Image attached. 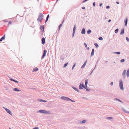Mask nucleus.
I'll return each mask as SVG.
<instances>
[{
	"label": "nucleus",
	"mask_w": 129,
	"mask_h": 129,
	"mask_svg": "<svg viewBox=\"0 0 129 129\" xmlns=\"http://www.w3.org/2000/svg\"><path fill=\"white\" fill-rule=\"evenodd\" d=\"M94 49H92V52H91V55H90V57H92L94 55Z\"/></svg>",
	"instance_id": "9b49d317"
},
{
	"label": "nucleus",
	"mask_w": 129,
	"mask_h": 129,
	"mask_svg": "<svg viewBox=\"0 0 129 129\" xmlns=\"http://www.w3.org/2000/svg\"><path fill=\"white\" fill-rule=\"evenodd\" d=\"M88 79H86L85 80V85H87V84H88Z\"/></svg>",
	"instance_id": "bb28decb"
},
{
	"label": "nucleus",
	"mask_w": 129,
	"mask_h": 129,
	"mask_svg": "<svg viewBox=\"0 0 129 129\" xmlns=\"http://www.w3.org/2000/svg\"><path fill=\"white\" fill-rule=\"evenodd\" d=\"M82 9H83V10H84V9H85V7H82Z\"/></svg>",
	"instance_id": "3c124183"
},
{
	"label": "nucleus",
	"mask_w": 129,
	"mask_h": 129,
	"mask_svg": "<svg viewBox=\"0 0 129 129\" xmlns=\"http://www.w3.org/2000/svg\"><path fill=\"white\" fill-rule=\"evenodd\" d=\"M76 63H75L74 64V65L73 66V67L72 68V70H73L74 69V67H75V66L76 65Z\"/></svg>",
	"instance_id": "2f4dec72"
},
{
	"label": "nucleus",
	"mask_w": 129,
	"mask_h": 129,
	"mask_svg": "<svg viewBox=\"0 0 129 129\" xmlns=\"http://www.w3.org/2000/svg\"><path fill=\"white\" fill-rule=\"evenodd\" d=\"M113 82H111L110 83V84L111 85V86H112L113 85Z\"/></svg>",
	"instance_id": "de8ad7c7"
},
{
	"label": "nucleus",
	"mask_w": 129,
	"mask_h": 129,
	"mask_svg": "<svg viewBox=\"0 0 129 129\" xmlns=\"http://www.w3.org/2000/svg\"><path fill=\"white\" fill-rule=\"evenodd\" d=\"M110 8V7L109 6H106V9H109Z\"/></svg>",
	"instance_id": "49530a36"
},
{
	"label": "nucleus",
	"mask_w": 129,
	"mask_h": 129,
	"mask_svg": "<svg viewBox=\"0 0 129 129\" xmlns=\"http://www.w3.org/2000/svg\"><path fill=\"white\" fill-rule=\"evenodd\" d=\"M38 70V69L37 68H36L33 69V71L36 72Z\"/></svg>",
	"instance_id": "6ab92c4d"
},
{
	"label": "nucleus",
	"mask_w": 129,
	"mask_h": 129,
	"mask_svg": "<svg viewBox=\"0 0 129 129\" xmlns=\"http://www.w3.org/2000/svg\"><path fill=\"white\" fill-rule=\"evenodd\" d=\"M13 90L14 91H21L20 90L18 89V88H14L13 89Z\"/></svg>",
	"instance_id": "a211bd4d"
},
{
	"label": "nucleus",
	"mask_w": 129,
	"mask_h": 129,
	"mask_svg": "<svg viewBox=\"0 0 129 129\" xmlns=\"http://www.w3.org/2000/svg\"><path fill=\"white\" fill-rule=\"evenodd\" d=\"M94 70V69L91 72V73L90 74V75H91L92 74V72H93V71Z\"/></svg>",
	"instance_id": "5fc2aeb1"
},
{
	"label": "nucleus",
	"mask_w": 129,
	"mask_h": 129,
	"mask_svg": "<svg viewBox=\"0 0 129 129\" xmlns=\"http://www.w3.org/2000/svg\"><path fill=\"white\" fill-rule=\"evenodd\" d=\"M83 87V84L82 83V84H80L79 86V89H82Z\"/></svg>",
	"instance_id": "ddd939ff"
},
{
	"label": "nucleus",
	"mask_w": 129,
	"mask_h": 129,
	"mask_svg": "<svg viewBox=\"0 0 129 129\" xmlns=\"http://www.w3.org/2000/svg\"><path fill=\"white\" fill-rule=\"evenodd\" d=\"M48 19H46V20H45V22H47V21L48 20Z\"/></svg>",
	"instance_id": "680f3d73"
},
{
	"label": "nucleus",
	"mask_w": 129,
	"mask_h": 129,
	"mask_svg": "<svg viewBox=\"0 0 129 129\" xmlns=\"http://www.w3.org/2000/svg\"><path fill=\"white\" fill-rule=\"evenodd\" d=\"M86 91H88V92L89 91H90V89H88V88H86Z\"/></svg>",
	"instance_id": "58836bf2"
},
{
	"label": "nucleus",
	"mask_w": 129,
	"mask_h": 129,
	"mask_svg": "<svg viewBox=\"0 0 129 129\" xmlns=\"http://www.w3.org/2000/svg\"><path fill=\"white\" fill-rule=\"evenodd\" d=\"M114 53H115L116 54H117L118 55L120 54V52H113Z\"/></svg>",
	"instance_id": "b1692460"
},
{
	"label": "nucleus",
	"mask_w": 129,
	"mask_h": 129,
	"mask_svg": "<svg viewBox=\"0 0 129 129\" xmlns=\"http://www.w3.org/2000/svg\"><path fill=\"white\" fill-rule=\"evenodd\" d=\"M126 41L128 42H129V39L127 37H126Z\"/></svg>",
	"instance_id": "a19ab883"
},
{
	"label": "nucleus",
	"mask_w": 129,
	"mask_h": 129,
	"mask_svg": "<svg viewBox=\"0 0 129 129\" xmlns=\"http://www.w3.org/2000/svg\"><path fill=\"white\" fill-rule=\"evenodd\" d=\"M96 65H95V68H94V70L95 68H96Z\"/></svg>",
	"instance_id": "69168bd1"
},
{
	"label": "nucleus",
	"mask_w": 129,
	"mask_h": 129,
	"mask_svg": "<svg viewBox=\"0 0 129 129\" xmlns=\"http://www.w3.org/2000/svg\"><path fill=\"white\" fill-rule=\"evenodd\" d=\"M93 5L94 7H95V2H93Z\"/></svg>",
	"instance_id": "79ce46f5"
},
{
	"label": "nucleus",
	"mask_w": 129,
	"mask_h": 129,
	"mask_svg": "<svg viewBox=\"0 0 129 129\" xmlns=\"http://www.w3.org/2000/svg\"><path fill=\"white\" fill-rule=\"evenodd\" d=\"M76 25H74V27H73V30H76Z\"/></svg>",
	"instance_id": "f704fd0d"
},
{
	"label": "nucleus",
	"mask_w": 129,
	"mask_h": 129,
	"mask_svg": "<svg viewBox=\"0 0 129 129\" xmlns=\"http://www.w3.org/2000/svg\"><path fill=\"white\" fill-rule=\"evenodd\" d=\"M4 108L6 110V111L8 109L7 108H6L5 107H4Z\"/></svg>",
	"instance_id": "6e6d98bb"
},
{
	"label": "nucleus",
	"mask_w": 129,
	"mask_h": 129,
	"mask_svg": "<svg viewBox=\"0 0 129 129\" xmlns=\"http://www.w3.org/2000/svg\"><path fill=\"white\" fill-rule=\"evenodd\" d=\"M86 48V49L87 50H89V47H87V48Z\"/></svg>",
	"instance_id": "603ef678"
},
{
	"label": "nucleus",
	"mask_w": 129,
	"mask_h": 129,
	"mask_svg": "<svg viewBox=\"0 0 129 129\" xmlns=\"http://www.w3.org/2000/svg\"><path fill=\"white\" fill-rule=\"evenodd\" d=\"M114 100H115L117 101H119L120 102L123 103V102L122 101H121L120 100L117 98H115L114 99Z\"/></svg>",
	"instance_id": "4be33fe9"
},
{
	"label": "nucleus",
	"mask_w": 129,
	"mask_h": 129,
	"mask_svg": "<svg viewBox=\"0 0 129 129\" xmlns=\"http://www.w3.org/2000/svg\"><path fill=\"white\" fill-rule=\"evenodd\" d=\"M118 30H119V29L118 28H117L115 30V33L116 34H117L118 31Z\"/></svg>",
	"instance_id": "393cba45"
},
{
	"label": "nucleus",
	"mask_w": 129,
	"mask_h": 129,
	"mask_svg": "<svg viewBox=\"0 0 129 129\" xmlns=\"http://www.w3.org/2000/svg\"><path fill=\"white\" fill-rule=\"evenodd\" d=\"M86 2V0H85L83 2H82V3H84V2Z\"/></svg>",
	"instance_id": "13d9d810"
},
{
	"label": "nucleus",
	"mask_w": 129,
	"mask_h": 129,
	"mask_svg": "<svg viewBox=\"0 0 129 129\" xmlns=\"http://www.w3.org/2000/svg\"><path fill=\"white\" fill-rule=\"evenodd\" d=\"M111 21V19H109V20H108V22H110Z\"/></svg>",
	"instance_id": "052dcab7"
},
{
	"label": "nucleus",
	"mask_w": 129,
	"mask_h": 129,
	"mask_svg": "<svg viewBox=\"0 0 129 129\" xmlns=\"http://www.w3.org/2000/svg\"><path fill=\"white\" fill-rule=\"evenodd\" d=\"M102 3H101L100 4V5H99V6H102Z\"/></svg>",
	"instance_id": "0e129e2a"
},
{
	"label": "nucleus",
	"mask_w": 129,
	"mask_h": 129,
	"mask_svg": "<svg viewBox=\"0 0 129 129\" xmlns=\"http://www.w3.org/2000/svg\"><path fill=\"white\" fill-rule=\"evenodd\" d=\"M106 118L108 120H110L113 119V118L112 117H107Z\"/></svg>",
	"instance_id": "a878e982"
},
{
	"label": "nucleus",
	"mask_w": 129,
	"mask_h": 129,
	"mask_svg": "<svg viewBox=\"0 0 129 129\" xmlns=\"http://www.w3.org/2000/svg\"><path fill=\"white\" fill-rule=\"evenodd\" d=\"M81 33L82 34H84L85 33V29L84 28H83L82 30Z\"/></svg>",
	"instance_id": "9d476101"
},
{
	"label": "nucleus",
	"mask_w": 129,
	"mask_h": 129,
	"mask_svg": "<svg viewBox=\"0 0 129 129\" xmlns=\"http://www.w3.org/2000/svg\"><path fill=\"white\" fill-rule=\"evenodd\" d=\"M75 33H73L72 35V37L73 38L74 36Z\"/></svg>",
	"instance_id": "8fccbe9b"
},
{
	"label": "nucleus",
	"mask_w": 129,
	"mask_h": 129,
	"mask_svg": "<svg viewBox=\"0 0 129 129\" xmlns=\"http://www.w3.org/2000/svg\"><path fill=\"white\" fill-rule=\"evenodd\" d=\"M10 80L12 81H14V79H13V78H10Z\"/></svg>",
	"instance_id": "09e8293b"
},
{
	"label": "nucleus",
	"mask_w": 129,
	"mask_h": 129,
	"mask_svg": "<svg viewBox=\"0 0 129 129\" xmlns=\"http://www.w3.org/2000/svg\"><path fill=\"white\" fill-rule=\"evenodd\" d=\"M69 101H71V102H75V101L72 100L70 98H69Z\"/></svg>",
	"instance_id": "4c0bfd02"
},
{
	"label": "nucleus",
	"mask_w": 129,
	"mask_h": 129,
	"mask_svg": "<svg viewBox=\"0 0 129 129\" xmlns=\"http://www.w3.org/2000/svg\"><path fill=\"white\" fill-rule=\"evenodd\" d=\"M87 34H89L91 32V30L90 29H89L87 31Z\"/></svg>",
	"instance_id": "412c9836"
},
{
	"label": "nucleus",
	"mask_w": 129,
	"mask_h": 129,
	"mask_svg": "<svg viewBox=\"0 0 129 129\" xmlns=\"http://www.w3.org/2000/svg\"><path fill=\"white\" fill-rule=\"evenodd\" d=\"M86 122V120H82V121L81 123H85Z\"/></svg>",
	"instance_id": "72a5a7b5"
},
{
	"label": "nucleus",
	"mask_w": 129,
	"mask_h": 129,
	"mask_svg": "<svg viewBox=\"0 0 129 129\" xmlns=\"http://www.w3.org/2000/svg\"><path fill=\"white\" fill-rule=\"evenodd\" d=\"M49 15H48L46 17V19H48V18H49Z\"/></svg>",
	"instance_id": "a18cd8bd"
},
{
	"label": "nucleus",
	"mask_w": 129,
	"mask_h": 129,
	"mask_svg": "<svg viewBox=\"0 0 129 129\" xmlns=\"http://www.w3.org/2000/svg\"><path fill=\"white\" fill-rule=\"evenodd\" d=\"M94 45H95V46L96 48H98L99 47V45L98 44H97V43H95L94 44Z\"/></svg>",
	"instance_id": "c756f323"
},
{
	"label": "nucleus",
	"mask_w": 129,
	"mask_h": 129,
	"mask_svg": "<svg viewBox=\"0 0 129 129\" xmlns=\"http://www.w3.org/2000/svg\"><path fill=\"white\" fill-rule=\"evenodd\" d=\"M39 112L40 113L43 114H48L51 113V112L50 111H46L43 110H41L39 111Z\"/></svg>",
	"instance_id": "7ed1b4c3"
},
{
	"label": "nucleus",
	"mask_w": 129,
	"mask_h": 129,
	"mask_svg": "<svg viewBox=\"0 0 129 129\" xmlns=\"http://www.w3.org/2000/svg\"><path fill=\"white\" fill-rule=\"evenodd\" d=\"M62 24H60L59 26H58V30L59 31L60 29V28L62 26Z\"/></svg>",
	"instance_id": "c85d7f7f"
},
{
	"label": "nucleus",
	"mask_w": 129,
	"mask_h": 129,
	"mask_svg": "<svg viewBox=\"0 0 129 129\" xmlns=\"http://www.w3.org/2000/svg\"><path fill=\"white\" fill-rule=\"evenodd\" d=\"M124 28L121 29L120 33V35H122L124 34Z\"/></svg>",
	"instance_id": "2eb2a0df"
},
{
	"label": "nucleus",
	"mask_w": 129,
	"mask_h": 129,
	"mask_svg": "<svg viewBox=\"0 0 129 129\" xmlns=\"http://www.w3.org/2000/svg\"><path fill=\"white\" fill-rule=\"evenodd\" d=\"M32 129H39V127H36Z\"/></svg>",
	"instance_id": "c03bdc74"
},
{
	"label": "nucleus",
	"mask_w": 129,
	"mask_h": 129,
	"mask_svg": "<svg viewBox=\"0 0 129 129\" xmlns=\"http://www.w3.org/2000/svg\"><path fill=\"white\" fill-rule=\"evenodd\" d=\"M68 64V63H65L63 66V68H66L67 66V65Z\"/></svg>",
	"instance_id": "cd10ccee"
},
{
	"label": "nucleus",
	"mask_w": 129,
	"mask_h": 129,
	"mask_svg": "<svg viewBox=\"0 0 129 129\" xmlns=\"http://www.w3.org/2000/svg\"><path fill=\"white\" fill-rule=\"evenodd\" d=\"M125 60L124 59H122L120 60V62H123Z\"/></svg>",
	"instance_id": "c9c22d12"
},
{
	"label": "nucleus",
	"mask_w": 129,
	"mask_h": 129,
	"mask_svg": "<svg viewBox=\"0 0 129 129\" xmlns=\"http://www.w3.org/2000/svg\"><path fill=\"white\" fill-rule=\"evenodd\" d=\"M40 28L41 29L43 33V32H44V25H41L40 27Z\"/></svg>",
	"instance_id": "423d86ee"
},
{
	"label": "nucleus",
	"mask_w": 129,
	"mask_h": 129,
	"mask_svg": "<svg viewBox=\"0 0 129 129\" xmlns=\"http://www.w3.org/2000/svg\"><path fill=\"white\" fill-rule=\"evenodd\" d=\"M13 82H15L16 83H18L19 82L18 81H17L16 80H14Z\"/></svg>",
	"instance_id": "ea45409f"
},
{
	"label": "nucleus",
	"mask_w": 129,
	"mask_h": 129,
	"mask_svg": "<svg viewBox=\"0 0 129 129\" xmlns=\"http://www.w3.org/2000/svg\"><path fill=\"white\" fill-rule=\"evenodd\" d=\"M86 2V0H85L83 2H82V3H84V2Z\"/></svg>",
	"instance_id": "4d7b16f0"
},
{
	"label": "nucleus",
	"mask_w": 129,
	"mask_h": 129,
	"mask_svg": "<svg viewBox=\"0 0 129 129\" xmlns=\"http://www.w3.org/2000/svg\"><path fill=\"white\" fill-rule=\"evenodd\" d=\"M5 35L3 37H2L1 38V39L2 41L3 39L4 40L5 39Z\"/></svg>",
	"instance_id": "7c9ffc66"
},
{
	"label": "nucleus",
	"mask_w": 129,
	"mask_h": 129,
	"mask_svg": "<svg viewBox=\"0 0 129 129\" xmlns=\"http://www.w3.org/2000/svg\"><path fill=\"white\" fill-rule=\"evenodd\" d=\"M64 19L63 20V21H62V23H63V22H64Z\"/></svg>",
	"instance_id": "338daca9"
},
{
	"label": "nucleus",
	"mask_w": 129,
	"mask_h": 129,
	"mask_svg": "<svg viewBox=\"0 0 129 129\" xmlns=\"http://www.w3.org/2000/svg\"><path fill=\"white\" fill-rule=\"evenodd\" d=\"M116 3L118 4H119V3L118 2H116Z\"/></svg>",
	"instance_id": "e2e57ef3"
},
{
	"label": "nucleus",
	"mask_w": 129,
	"mask_h": 129,
	"mask_svg": "<svg viewBox=\"0 0 129 129\" xmlns=\"http://www.w3.org/2000/svg\"><path fill=\"white\" fill-rule=\"evenodd\" d=\"M75 30H75L74 29L73 30V33H75Z\"/></svg>",
	"instance_id": "bf43d9fd"
},
{
	"label": "nucleus",
	"mask_w": 129,
	"mask_h": 129,
	"mask_svg": "<svg viewBox=\"0 0 129 129\" xmlns=\"http://www.w3.org/2000/svg\"><path fill=\"white\" fill-rule=\"evenodd\" d=\"M9 24H11L12 22L11 21H10L9 22Z\"/></svg>",
	"instance_id": "864d4df0"
},
{
	"label": "nucleus",
	"mask_w": 129,
	"mask_h": 129,
	"mask_svg": "<svg viewBox=\"0 0 129 129\" xmlns=\"http://www.w3.org/2000/svg\"><path fill=\"white\" fill-rule=\"evenodd\" d=\"M6 111L10 115L12 114V113L11 111L8 109Z\"/></svg>",
	"instance_id": "dca6fc26"
},
{
	"label": "nucleus",
	"mask_w": 129,
	"mask_h": 129,
	"mask_svg": "<svg viewBox=\"0 0 129 129\" xmlns=\"http://www.w3.org/2000/svg\"><path fill=\"white\" fill-rule=\"evenodd\" d=\"M98 61H99V60H98L96 62V64H97L98 63Z\"/></svg>",
	"instance_id": "774afa93"
},
{
	"label": "nucleus",
	"mask_w": 129,
	"mask_h": 129,
	"mask_svg": "<svg viewBox=\"0 0 129 129\" xmlns=\"http://www.w3.org/2000/svg\"><path fill=\"white\" fill-rule=\"evenodd\" d=\"M126 70H124L122 73V75L123 76V78H124L125 77L126 75Z\"/></svg>",
	"instance_id": "0eeeda50"
},
{
	"label": "nucleus",
	"mask_w": 129,
	"mask_h": 129,
	"mask_svg": "<svg viewBox=\"0 0 129 129\" xmlns=\"http://www.w3.org/2000/svg\"><path fill=\"white\" fill-rule=\"evenodd\" d=\"M47 52V51L46 50H44L43 53L42 55V59H43V58H44V57L45 56Z\"/></svg>",
	"instance_id": "39448f33"
},
{
	"label": "nucleus",
	"mask_w": 129,
	"mask_h": 129,
	"mask_svg": "<svg viewBox=\"0 0 129 129\" xmlns=\"http://www.w3.org/2000/svg\"><path fill=\"white\" fill-rule=\"evenodd\" d=\"M45 39L44 38H43L41 39L42 43L43 45L45 44Z\"/></svg>",
	"instance_id": "6e6552de"
},
{
	"label": "nucleus",
	"mask_w": 129,
	"mask_h": 129,
	"mask_svg": "<svg viewBox=\"0 0 129 129\" xmlns=\"http://www.w3.org/2000/svg\"><path fill=\"white\" fill-rule=\"evenodd\" d=\"M69 98L64 96H62L61 97V99L62 100L66 101H69Z\"/></svg>",
	"instance_id": "20e7f679"
},
{
	"label": "nucleus",
	"mask_w": 129,
	"mask_h": 129,
	"mask_svg": "<svg viewBox=\"0 0 129 129\" xmlns=\"http://www.w3.org/2000/svg\"><path fill=\"white\" fill-rule=\"evenodd\" d=\"M72 87L74 90L77 91L78 92H79V91L76 87L74 86H72Z\"/></svg>",
	"instance_id": "f3484780"
},
{
	"label": "nucleus",
	"mask_w": 129,
	"mask_h": 129,
	"mask_svg": "<svg viewBox=\"0 0 129 129\" xmlns=\"http://www.w3.org/2000/svg\"><path fill=\"white\" fill-rule=\"evenodd\" d=\"M38 101H39L41 102H46V101L42 100V99L38 100Z\"/></svg>",
	"instance_id": "5701e85b"
},
{
	"label": "nucleus",
	"mask_w": 129,
	"mask_h": 129,
	"mask_svg": "<svg viewBox=\"0 0 129 129\" xmlns=\"http://www.w3.org/2000/svg\"><path fill=\"white\" fill-rule=\"evenodd\" d=\"M122 110L125 113H129V112L127 111L126 110H125L123 107H122L121 108Z\"/></svg>",
	"instance_id": "f8f14e48"
},
{
	"label": "nucleus",
	"mask_w": 129,
	"mask_h": 129,
	"mask_svg": "<svg viewBox=\"0 0 129 129\" xmlns=\"http://www.w3.org/2000/svg\"><path fill=\"white\" fill-rule=\"evenodd\" d=\"M98 39L100 40H103V38L102 37H100Z\"/></svg>",
	"instance_id": "e433bc0d"
},
{
	"label": "nucleus",
	"mask_w": 129,
	"mask_h": 129,
	"mask_svg": "<svg viewBox=\"0 0 129 129\" xmlns=\"http://www.w3.org/2000/svg\"><path fill=\"white\" fill-rule=\"evenodd\" d=\"M126 76L127 77L129 76V69H128L126 72Z\"/></svg>",
	"instance_id": "aec40b11"
},
{
	"label": "nucleus",
	"mask_w": 129,
	"mask_h": 129,
	"mask_svg": "<svg viewBox=\"0 0 129 129\" xmlns=\"http://www.w3.org/2000/svg\"><path fill=\"white\" fill-rule=\"evenodd\" d=\"M119 86L120 89L122 90H123L124 88L123 85V83L122 80L121 79L119 81Z\"/></svg>",
	"instance_id": "f03ea898"
},
{
	"label": "nucleus",
	"mask_w": 129,
	"mask_h": 129,
	"mask_svg": "<svg viewBox=\"0 0 129 129\" xmlns=\"http://www.w3.org/2000/svg\"><path fill=\"white\" fill-rule=\"evenodd\" d=\"M85 86L83 84V88L85 89L87 88V85H85Z\"/></svg>",
	"instance_id": "473e14b6"
},
{
	"label": "nucleus",
	"mask_w": 129,
	"mask_h": 129,
	"mask_svg": "<svg viewBox=\"0 0 129 129\" xmlns=\"http://www.w3.org/2000/svg\"><path fill=\"white\" fill-rule=\"evenodd\" d=\"M84 46H85V47L86 48H87V45L85 43H84Z\"/></svg>",
	"instance_id": "37998d69"
},
{
	"label": "nucleus",
	"mask_w": 129,
	"mask_h": 129,
	"mask_svg": "<svg viewBox=\"0 0 129 129\" xmlns=\"http://www.w3.org/2000/svg\"><path fill=\"white\" fill-rule=\"evenodd\" d=\"M44 17V15L43 14L41 13L39 14L38 17L37 18V21H38L41 22L42 20L43 19V18Z\"/></svg>",
	"instance_id": "f257e3e1"
},
{
	"label": "nucleus",
	"mask_w": 129,
	"mask_h": 129,
	"mask_svg": "<svg viewBox=\"0 0 129 129\" xmlns=\"http://www.w3.org/2000/svg\"><path fill=\"white\" fill-rule=\"evenodd\" d=\"M127 21H128V18L127 17L126 19L124 20V26H127Z\"/></svg>",
	"instance_id": "1a4fd4ad"
},
{
	"label": "nucleus",
	"mask_w": 129,
	"mask_h": 129,
	"mask_svg": "<svg viewBox=\"0 0 129 129\" xmlns=\"http://www.w3.org/2000/svg\"><path fill=\"white\" fill-rule=\"evenodd\" d=\"M87 62V61H85V62H84V63L83 64L82 66V67H81V69H83V68H84L85 67L86 65V63Z\"/></svg>",
	"instance_id": "4468645a"
}]
</instances>
